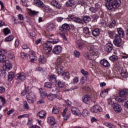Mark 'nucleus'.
I'll use <instances>...</instances> for the list:
<instances>
[{
  "label": "nucleus",
  "mask_w": 128,
  "mask_h": 128,
  "mask_svg": "<svg viewBox=\"0 0 128 128\" xmlns=\"http://www.w3.org/2000/svg\"><path fill=\"white\" fill-rule=\"evenodd\" d=\"M107 2L106 3V6L109 10H112L113 8H120L122 2L120 0H105Z\"/></svg>",
  "instance_id": "obj_1"
},
{
  "label": "nucleus",
  "mask_w": 128,
  "mask_h": 128,
  "mask_svg": "<svg viewBox=\"0 0 128 128\" xmlns=\"http://www.w3.org/2000/svg\"><path fill=\"white\" fill-rule=\"evenodd\" d=\"M58 42H60V40L58 39L52 41H48L44 45V50H45V52L46 54L50 52L52 50V46H54V44H58Z\"/></svg>",
  "instance_id": "obj_2"
},
{
  "label": "nucleus",
  "mask_w": 128,
  "mask_h": 128,
  "mask_svg": "<svg viewBox=\"0 0 128 128\" xmlns=\"http://www.w3.org/2000/svg\"><path fill=\"white\" fill-rule=\"evenodd\" d=\"M44 88H49L52 92H58V90L56 86H52V83L50 82H46L44 85Z\"/></svg>",
  "instance_id": "obj_3"
},
{
  "label": "nucleus",
  "mask_w": 128,
  "mask_h": 128,
  "mask_svg": "<svg viewBox=\"0 0 128 128\" xmlns=\"http://www.w3.org/2000/svg\"><path fill=\"white\" fill-rule=\"evenodd\" d=\"M92 98L88 94H84L82 97V102L86 104H90Z\"/></svg>",
  "instance_id": "obj_4"
},
{
  "label": "nucleus",
  "mask_w": 128,
  "mask_h": 128,
  "mask_svg": "<svg viewBox=\"0 0 128 128\" xmlns=\"http://www.w3.org/2000/svg\"><path fill=\"white\" fill-rule=\"evenodd\" d=\"M114 44L116 46H118V48L122 46V38L118 36V34H116Z\"/></svg>",
  "instance_id": "obj_5"
},
{
  "label": "nucleus",
  "mask_w": 128,
  "mask_h": 128,
  "mask_svg": "<svg viewBox=\"0 0 128 128\" xmlns=\"http://www.w3.org/2000/svg\"><path fill=\"white\" fill-rule=\"evenodd\" d=\"M91 112L94 114H98L102 112V108L98 105L94 106L92 108Z\"/></svg>",
  "instance_id": "obj_6"
},
{
  "label": "nucleus",
  "mask_w": 128,
  "mask_h": 128,
  "mask_svg": "<svg viewBox=\"0 0 128 128\" xmlns=\"http://www.w3.org/2000/svg\"><path fill=\"white\" fill-rule=\"evenodd\" d=\"M112 106L114 112H116V114H120V112H121L122 110V106L118 103L114 104H112Z\"/></svg>",
  "instance_id": "obj_7"
},
{
  "label": "nucleus",
  "mask_w": 128,
  "mask_h": 128,
  "mask_svg": "<svg viewBox=\"0 0 128 128\" xmlns=\"http://www.w3.org/2000/svg\"><path fill=\"white\" fill-rule=\"evenodd\" d=\"M90 53L92 56H98V50L94 46L92 45L90 46Z\"/></svg>",
  "instance_id": "obj_8"
},
{
  "label": "nucleus",
  "mask_w": 128,
  "mask_h": 128,
  "mask_svg": "<svg viewBox=\"0 0 128 128\" xmlns=\"http://www.w3.org/2000/svg\"><path fill=\"white\" fill-rule=\"evenodd\" d=\"M15 78L16 80H20L22 82H24V80H26V74L24 72H22L20 74H16L15 76Z\"/></svg>",
  "instance_id": "obj_9"
},
{
  "label": "nucleus",
  "mask_w": 128,
  "mask_h": 128,
  "mask_svg": "<svg viewBox=\"0 0 128 128\" xmlns=\"http://www.w3.org/2000/svg\"><path fill=\"white\" fill-rule=\"evenodd\" d=\"M62 48L60 46H58L54 48L52 52L55 54H58L62 52Z\"/></svg>",
  "instance_id": "obj_10"
},
{
  "label": "nucleus",
  "mask_w": 128,
  "mask_h": 128,
  "mask_svg": "<svg viewBox=\"0 0 128 128\" xmlns=\"http://www.w3.org/2000/svg\"><path fill=\"white\" fill-rule=\"evenodd\" d=\"M47 122L48 124H50L52 126H54L56 124V119H54V118L52 116H50L48 118Z\"/></svg>",
  "instance_id": "obj_11"
},
{
  "label": "nucleus",
  "mask_w": 128,
  "mask_h": 128,
  "mask_svg": "<svg viewBox=\"0 0 128 128\" xmlns=\"http://www.w3.org/2000/svg\"><path fill=\"white\" fill-rule=\"evenodd\" d=\"M34 4L40 8L44 7V4L40 0H34Z\"/></svg>",
  "instance_id": "obj_12"
},
{
  "label": "nucleus",
  "mask_w": 128,
  "mask_h": 128,
  "mask_svg": "<svg viewBox=\"0 0 128 128\" xmlns=\"http://www.w3.org/2000/svg\"><path fill=\"white\" fill-rule=\"evenodd\" d=\"M68 108H66L62 114V116H64V120H68V119L70 116V114H68Z\"/></svg>",
  "instance_id": "obj_13"
},
{
  "label": "nucleus",
  "mask_w": 128,
  "mask_h": 128,
  "mask_svg": "<svg viewBox=\"0 0 128 128\" xmlns=\"http://www.w3.org/2000/svg\"><path fill=\"white\" fill-rule=\"evenodd\" d=\"M68 18H70V20H72L75 22L77 24H80V22H82V20L80 18H74V16L72 15H69Z\"/></svg>",
  "instance_id": "obj_14"
},
{
  "label": "nucleus",
  "mask_w": 128,
  "mask_h": 128,
  "mask_svg": "<svg viewBox=\"0 0 128 128\" xmlns=\"http://www.w3.org/2000/svg\"><path fill=\"white\" fill-rule=\"evenodd\" d=\"M100 64L102 66H105V68H110V64L108 62V61L105 59L101 60Z\"/></svg>",
  "instance_id": "obj_15"
},
{
  "label": "nucleus",
  "mask_w": 128,
  "mask_h": 128,
  "mask_svg": "<svg viewBox=\"0 0 128 128\" xmlns=\"http://www.w3.org/2000/svg\"><path fill=\"white\" fill-rule=\"evenodd\" d=\"M105 52H110L112 50V44H108L104 46Z\"/></svg>",
  "instance_id": "obj_16"
},
{
  "label": "nucleus",
  "mask_w": 128,
  "mask_h": 128,
  "mask_svg": "<svg viewBox=\"0 0 128 128\" xmlns=\"http://www.w3.org/2000/svg\"><path fill=\"white\" fill-rule=\"evenodd\" d=\"M117 32L120 38H124V30L122 28H118Z\"/></svg>",
  "instance_id": "obj_17"
},
{
  "label": "nucleus",
  "mask_w": 128,
  "mask_h": 128,
  "mask_svg": "<svg viewBox=\"0 0 128 128\" xmlns=\"http://www.w3.org/2000/svg\"><path fill=\"white\" fill-rule=\"evenodd\" d=\"M52 6H55L56 8H62V5L58 3L56 0H53L50 2Z\"/></svg>",
  "instance_id": "obj_18"
},
{
  "label": "nucleus",
  "mask_w": 128,
  "mask_h": 128,
  "mask_svg": "<svg viewBox=\"0 0 128 128\" xmlns=\"http://www.w3.org/2000/svg\"><path fill=\"white\" fill-rule=\"evenodd\" d=\"M70 30V27L68 24H64L62 26L61 28V30L62 32H66V30Z\"/></svg>",
  "instance_id": "obj_19"
},
{
  "label": "nucleus",
  "mask_w": 128,
  "mask_h": 128,
  "mask_svg": "<svg viewBox=\"0 0 128 128\" xmlns=\"http://www.w3.org/2000/svg\"><path fill=\"white\" fill-rule=\"evenodd\" d=\"M46 112L44 110H42L40 111L38 114V116L39 117V118L43 120L44 118H46Z\"/></svg>",
  "instance_id": "obj_20"
},
{
  "label": "nucleus",
  "mask_w": 128,
  "mask_h": 128,
  "mask_svg": "<svg viewBox=\"0 0 128 128\" xmlns=\"http://www.w3.org/2000/svg\"><path fill=\"white\" fill-rule=\"evenodd\" d=\"M72 112L73 114H75L76 116H78L80 114V110L78 109V108L76 107L72 108Z\"/></svg>",
  "instance_id": "obj_21"
},
{
  "label": "nucleus",
  "mask_w": 128,
  "mask_h": 128,
  "mask_svg": "<svg viewBox=\"0 0 128 128\" xmlns=\"http://www.w3.org/2000/svg\"><path fill=\"white\" fill-rule=\"evenodd\" d=\"M74 0H69L66 2V6L68 8H72V6H74Z\"/></svg>",
  "instance_id": "obj_22"
},
{
  "label": "nucleus",
  "mask_w": 128,
  "mask_h": 128,
  "mask_svg": "<svg viewBox=\"0 0 128 128\" xmlns=\"http://www.w3.org/2000/svg\"><path fill=\"white\" fill-rule=\"evenodd\" d=\"M100 34V31L98 28H95L92 31V34L94 36H98Z\"/></svg>",
  "instance_id": "obj_23"
},
{
  "label": "nucleus",
  "mask_w": 128,
  "mask_h": 128,
  "mask_svg": "<svg viewBox=\"0 0 128 128\" xmlns=\"http://www.w3.org/2000/svg\"><path fill=\"white\" fill-rule=\"evenodd\" d=\"M92 18H90V16H86L83 18L82 20V22H80V24H84V22H82V20L83 22H84L88 23L89 22H90Z\"/></svg>",
  "instance_id": "obj_24"
},
{
  "label": "nucleus",
  "mask_w": 128,
  "mask_h": 128,
  "mask_svg": "<svg viewBox=\"0 0 128 128\" xmlns=\"http://www.w3.org/2000/svg\"><path fill=\"white\" fill-rule=\"evenodd\" d=\"M40 96L42 98H44L48 96V94H46L44 90L42 88H40Z\"/></svg>",
  "instance_id": "obj_25"
},
{
  "label": "nucleus",
  "mask_w": 128,
  "mask_h": 128,
  "mask_svg": "<svg viewBox=\"0 0 128 128\" xmlns=\"http://www.w3.org/2000/svg\"><path fill=\"white\" fill-rule=\"evenodd\" d=\"M108 34L110 38H116V34H116V32H114V31H112L110 30H108Z\"/></svg>",
  "instance_id": "obj_26"
},
{
  "label": "nucleus",
  "mask_w": 128,
  "mask_h": 128,
  "mask_svg": "<svg viewBox=\"0 0 128 128\" xmlns=\"http://www.w3.org/2000/svg\"><path fill=\"white\" fill-rule=\"evenodd\" d=\"M56 98V94H50L48 95L47 96V98L50 100H54V98Z\"/></svg>",
  "instance_id": "obj_27"
},
{
  "label": "nucleus",
  "mask_w": 128,
  "mask_h": 128,
  "mask_svg": "<svg viewBox=\"0 0 128 128\" xmlns=\"http://www.w3.org/2000/svg\"><path fill=\"white\" fill-rule=\"evenodd\" d=\"M56 72H57V74H61V76L62 74L64 73V71L62 70V66H56Z\"/></svg>",
  "instance_id": "obj_28"
},
{
  "label": "nucleus",
  "mask_w": 128,
  "mask_h": 128,
  "mask_svg": "<svg viewBox=\"0 0 128 128\" xmlns=\"http://www.w3.org/2000/svg\"><path fill=\"white\" fill-rule=\"evenodd\" d=\"M62 64V58L60 57H58L56 62V66H60Z\"/></svg>",
  "instance_id": "obj_29"
},
{
  "label": "nucleus",
  "mask_w": 128,
  "mask_h": 128,
  "mask_svg": "<svg viewBox=\"0 0 128 128\" xmlns=\"http://www.w3.org/2000/svg\"><path fill=\"white\" fill-rule=\"evenodd\" d=\"M26 98L33 99L36 98V96L32 92H29L26 95Z\"/></svg>",
  "instance_id": "obj_30"
},
{
  "label": "nucleus",
  "mask_w": 128,
  "mask_h": 128,
  "mask_svg": "<svg viewBox=\"0 0 128 128\" xmlns=\"http://www.w3.org/2000/svg\"><path fill=\"white\" fill-rule=\"evenodd\" d=\"M38 60L40 64H46V58L44 56H40Z\"/></svg>",
  "instance_id": "obj_31"
},
{
  "label": "nucleus",
  "mask_w": 128,
  "mask_h": 128,
  "mask_svg": "<svg viewBox=\"0 0 128 128\" xmlns=\"http://www.w3.org/2000/svg\"><path fill=\"white\" fill-rule=\"evenodd\" d=\"M6 56L2 54H0V62L6 64Z\"/></svg>",
  "instance_id": "obj_32"
},
{
  "label": "nucleus",
  "mask_w": 128,
  "mask_h": 128,
  "mask_svg": "<svg viewBox=\"0 0 128 128\" xmlns=\"http://www.w3.org/2000/svg\"><path fill=\"white\" fill-rule=\"evenodd\" d=\"M64 82L62 81H58L56 84V86L60 88H64Z\"/></svg>",
  "instance_id": "obj_33"
},
{
  "label": "nucleus",
  "mask_w": 128,
  "mask_h": 128,
  "mask_svg": "<svg viewBox=\"0 0 128 128\" xmlns=\"http://www.w3.org/2000/svg\"><path fill=\"white\" fill-rule=\"evenodd\" d=\"M128 94V92L126 90H122L119 92V95L120 98L122 96H126Z\"/></svg>",
  "instance_id": "obj_34"
},
{
  "label": "nucleus",
  "mask_w": 128,
  "mask_h": 128,
  "mask_svg": "<svg viewBox=\"0 0 128 128\" xmlns=\"http://www.w3.org/2000/svg\"><path fill=\"white\" fill-rule=\"evenodd\" d=\"M56 80V77L54 75H51L49 76V80L54 84Z\"/></svg>",
  "instance_id": "obj_35"
},
{
  "label": "nucleus",
  "mask_w": 128,
  "mask_h": 128,
  "mask_svg": "<svg viewBox=\"0 0 128 128\" xmlns=\"http://www.w3.org/2000/svg\"><path fill=\"white\" fill-rule=\"evenodd\" d=\"M60 112V108L58 107H54L52 110V114H58Z\"/></svg>",
  "instance_id": "obj_36"
},
{
  "label": "nucleus",
  "mask_w": 128,
  "mask_h": 128,
  "mask_svg": "<svg viewBox=\"0 0 128 128\" xmlns=\"http://www.w3.org/2000/svg\"><path fill=\"white\" fill-rule=\"evenodd\" d=\"M4 65L5 66L6 68H7V70H10V68H12V64L8 62V63H6V61L5 63H4Z\"/></svg>",
  "instance_id": "obj_37"
},
{
  "label": "nucleus",
  "mask_w": 128,
  "mask_h": 128,
  "mask_svg": "<svg viewBox=\"0 0 128 128\" xmlns=\"http://www.w3.org/2000/svg\"><path fill=\"white\" fill-rule=\"evenodd\" d=\"M121 76H122V78H126L128 77V72H126V70L122 71L121 72Z\"/></svg>",
  "instance_id": "obj_38"
},
{
  "label": "nucleus",
  "mask_w": 128,
  "mask_h": 128,
  "mask_svg": "<svg viewBox=\"0 0 128 128\" xmlns=\"http://www.w3.org/2000/svg\"><path fill=\"white\" fill-rule=\"evenodd\" d=\"M30 58L31 62H34L36 60H38L36 56H34V54H31L30 56Z\"/></svg>",
  "instance_id": "obj_39"
},
{
  "label": "nucleus",
  "mask_w": 128,
  "mask_h": 128,
  "mask_svg": "<svg viewBox=\"0 0 128 128\" xmlns=\"http://www.w3.org/2000/svg\"><path fill=\"white\" fill-rule=\"evenodd\" d=\"M83 56L86 60H92V58H90V55L89 53L84 52L83 53Z\"/></svg>",
  "instance_id": "obj_40"
},
{
  "label": "nucleus",
  "mask_w": 128,
  "mask_h": 128,
  "mask_svg": "<svg viewBox=\"0 0 128 128\" xmlns=\"http://www.w3.org/2000/svg\"><path fill=\"white\" fill-rule=\"evenodd\" d=\"M62 76H64V80H68L70 78V72H63Z\"/></svg>",
  "instance_id": "obj_41"
},
{
  "label": "nucleus",
  "mask_w": 128,
  "mask_h": 128,
  "mask_svg": "<svg viewBox=\"0 0 128 128\" xmlns=\"http://www.w3.org/2000/svg\"><path fill=\"white\" fill-rule=\"evenodd\" d=\"M14 78V72H10L8 76V80L10 82L12 80V79Z\"/></svg>",
  "instance_id": "obj_42"
},
{
  "label": "nucleus",
  "mask_w": 128,
  "mask_h": 128,
  "mask_svg": "<svg viewBox=\"0 0 128 128\" xmlns=\"http://www.w3.org/2000/svg\"><path fill=\"white\" fill-rule=\"evenodd\" d=\"M3 32L5 36H8V34H10V30L8 28H6L4 29Z\"/></svg>",
  "instance_id": "obj_43"
},
{
  "label": "nucleus",
  "mask_w": 128,
  "mask_h": 128,
  "mask_svg": "<svg viewBox=\"0 0 128 128\" xmlns=\"http://www.w3.org/2000/svg\"><path fill=\"white\" fill-rule=\"evenodd\" d=\"M14 40V36L10 35L6 38L4 40L5 42H12Z\"/></svg>",
  "instance_id": "obj_44"
},
{
  "label": "nucleus",
  "mask_w": 128,
  "mask_h": 128,
  "mask_svg": "<svg viewBox=\"0 0 128 128\" xmlns=\"http://www.w3.org/2000/svg\"><path fill=\"white\" fill-rule=\"evenodd\" d=\"M110 60H112V62H116L118 60V56L113 55L110 57Z\"/></svg>",
  "instance_id": "obj_45"
},
{
  "label": "nucleus",
  "mask_w": 128,
  "mask_h": 128,
  "mask_svg": "<svg viewBox=\"0 0 128 128\" xmlns=\"http://www.w3.org/2000/svg\"><path fill=\"white\" fill-rule=\"evenodd\" d=\"M30 55L28 54H26L24 52L21 53V56L22 58H24V60H26V58H28Z\"/></svg>",
  "instance_id": "obj_46"
},
{
  "label": "nucleus",
  "mask_w": 128,
  "mask_h": 128,
  "mask_svg": "<svg viewBox=\"0 0 128 128\" xmlns=\"http://www.w3.org/2000/svg\"><path fill=\"white\" fill-rule=\"evenodd\" d=\"M83 116H88V111L87 110H84L82 113Z\"/></svg>",
  "instance_id": "obj_47"
},
{
  "label": "nucleus",
  "mask_w": 128,
  "mask_h": 128,
  "mask_svg": "<svg viewBox=\"0 0 128 128\" xmlns=\"http://www.w3.org/2000/svg\"><path fill=\"white\" fill-rule=\"evenodd\" d=\"M84 32L86 34H90V30L88 28L86 27L84 29Z\"/></svg>",
  "instance_id": "obj_48"
},
{
  "label": "nucleus",
  "mask_w": 128,
  "mask_h": 128,
  "mask_svg": "<svg viewBox=\"0 0 128 128\" xmlns=\"http://www.w3.org/2000/svg\"><path fill=\"white\" fill-rule=\"evenodd\" d=\"M78 4H79V6H86V2L84 0H78Z\"/></svg>",
  "instance_id": "obj_49"
},
{
  "label": "nucleus",
  "mask_w": 128,
  "mask_h": 128,
  "mask_svg": "<svg viewBox=\"0 0 128 128\" xmlns=\"http://www.w3.org/2000/svg\"><path fill=\"white\" fill-rule=\"evenodd\" d=\"M90 10L92 12H98V9H96V8L91 7L90 8Z\"/></svg>",
  "instance_id": "obj_50"
},
{
  "label": "nucleus",
  "mask_w": 128,
  "mask_h": 128,
  "mask_svg": "<svg viewBox=\"0 0 128 128\" xmlns=\"http://www.w3.org/2000/svg\"><path fill=\"white\" fill-rule=\"evenodd\" d=\"M24 108L26 110H28L30 108V106H28V102L26 101H24Z\"/></svg>",
  "instance_id": "obj_51"
},
{
  "label": "nucleus",
  "mask_w": 128,
  "mask_h": 128,
  "mask_svg": "<svg viewBox=\"0 0 128 128\" xmlns=\"http://www.w3.org/2000/svg\"><path fill=\"white\" fill-rule=\"evenodd\" d=\"M80 53L78 50L74 51V56L76 58H78V56H80Z\"/></svg>",
  "instance_id": "obj_52"
},
{
  "label": "nucleus",
  "mask_w": 128,
  "mask_h": 128,
  "mask_svg": "<svg viewBox=\"0 0 128 128\" xmlns=\"http://www.w3.org/2000/svg\"><path fill=\"white\" fill-rule=\"evenodd\" d=\"M44 10L46 12H50V7L48 6H44Z\"/></svg>",
  "instance_id": "obj_53"
},
{
  "label": "nucleus",
  "mask_w": 128,
  "mask_h": 128,
  "mask_svg": "<svg viewBox=\"0 0 128 128\" xmlns=\"http://www.w3.org/2000/svg\"><path fill=\"white\" fill-rule=\"evenodd\" d=\"M92 18L94 20H96L98 18V15L97 14H94L92 16Z\"/></svg>",
  "instance_id": "obj_54"
},
{
  "label": "nucleus",
  "mask_w": 128,
  "mask_h": 128,
  "mask_svg": "<svg viewBox=\"0 0 128 128\" xmlns=\"http://www.w3.org/2000/svg\"><path fill=\"white\" fill-rule=\"evenodd\" d=\"M0 100L2 103L3 105L6 104V100L2 96H0Z\"/></svg>",
  "instance_id": "obj_55"
},
{
  "label": "nucleus",
  "mask_w": 128,
  "mask_h": 128,
  "mask_svg": "<svg viewBox=\"0 0 128 128\" xmlns=\"http://www.w3.org/2000/svg\"><path fill=\"white\" fill-rule=\"evenodd\" d=\"M84 82H86V80H84V77L83 76L81 78L80 84H84Z\"/></svg>",
  "instance_id": "obj_56"
},
{
  "label": "nucleus",
  "mask_w": 128,
  "mask_h": 128,
  "mask_svg": "<svg viewBox=\"0 0 128 128\" xmlns=\"http://www.w3.org/2000/svg\"><path fill=\"white\" fill-rule=\"evenodd\" d=\"M18 18L19 20H24V16L22 14H19L18 16Z\"/></svg>",
  "instance_id": "obj_57"
},
{
  "label": "nucleus",
  "mask_w": 128,
  "mask_h": 128,
  "mask_svg": "<svg viewBox=\"0 0 128 128\" xmlns=\"http://www.w3.org/2000/svg\"><path fill=\"white\" fill-rule=\"evenodd\" d=\"M6 91V88L4 87H0V94H4V92Z\"/></svg>",
  "instance_id": "obj_58"
},
{
  "label": "nucleus",
  "mask_w": 128,
  "mask_h": 128,
  "mask_svg": "<svg viewBox=\"0 0 128 128\" xmlns=\"http://www.w3.org/2000/svg\"><path fill=\"white\" fill-rule=\"evenodd\" d=\"M73 82L74 84H77L78 82V77H75L74 78Z\"/></svg>",
  "instance_id": "obj_59"
},
{
  "label": "nucleus",
  "mask_w": 128,
  "mask_h": 128,
  "mask_svg": "<svg viewBox=\"0 0 128 128\" xmlns=\"http://www.w3.org/2000/svg\"><path fill=\"white\" fill-rule=\"evenodd\" d=\"M107 126L110 128H116V126L112 125V124L109 123L108 124Z\"/></svg>",
  "instance_id": "obj_60"
},
{
  "label": "nucleus",
  "mask_w": 128,
  "mask_h": 128,
  "mask_svg": "<svg viewBox=\"0 0 128 128\" xmlns=\"http://www.w3.org/2000/svg\"><path fill=\"white\" fill-rule=\"evenodd\" d=\"M63 38H64V42L65 44H68V39L66 38V36H64Z\"/></svg>",
  "instance_id": "obj_61"
},
{
  "label": "nucleus",
  "mask_w": 128,
  "mask_h": 128,
  "mask_svg": "<svg viewBox=\"0 0 128 128\" xmlns=\"http://www.w3.org/2000/svg\"><path fill=\"white\" fill-rule=\"evenodd\" d=\"M82 74H84V76H86V74H88V72H86L84 70V69H82L81 70H80Z\"/></svg>",
  "instance_id": "obj_62"
},
{
  "label": "nucleus",
  "mask_w": 128,
  "mask_h": 128,
  "mask_svg": "<svg viewBox=\"0 0 128 128\" xmlns=\"http://www.w3.org/2000/svg\"><path fill=\"white\" fill-rule=\"evenodd\" d=\"M30 14H32V16H36V14H37L36 12V11H32V10L30 11Z\"/></svg>",
  "instance_id": "obj_63"
},
{
  "label": "nucleus",
  "mask_w": 128,
  "mask_h": 128,
  "mask_svg": "<svg viewBox=\"0 0 128 128\" xmlns=\"http://www.w3.org/2000/svg\"><path fill=\"white\" fill-rule=\"evenodd\" d=\"M29 128H40V126L34 125L29 127Z\"/></svg>",
  "instance_id": "obj_64"
}]
</instances>
